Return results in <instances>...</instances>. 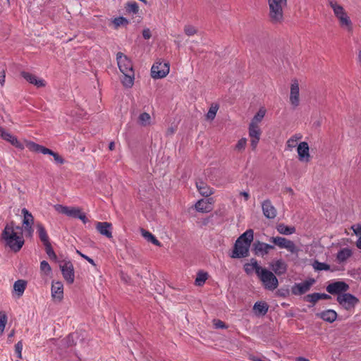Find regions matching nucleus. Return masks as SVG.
I'll list each match as a JSON object with an SVG mask.
<instances>
[{"instance_id": "nucleus-4", "label": "nucleus", "mask_w": 361, "mask_h": 361, "mask_svg": "<svg viewBox=\"0 0 361 361\" xmlns=\"http://www.w3.org/2000/svg\"><path fill=\"white\" fill-rule=\"evenodd\" d=\"M269 18L272 24H281L284 20L283 11L287 6V0H267Z\"/></svg>"}, {"instance_id": "nucleus-31", "label": "nucleus", "mask_w": 361, "mask_h": 361, "mask_svg": "<svg viewBox=\"0 0 361 361\" xmlns=\"http://www.w3.org/2000/svg\"><path fill=\"white\" fill-rule=\"evenodd\" d=\"M26 288V282L24 280H18L13 284V290L20 297L23 295Z\"/></svg>"}, {"instance_id": "nucleus-44", "label": "nucleus", "mask_w": 361, "mask_h": 361, "mask_svg": "<svg viewBox=\"0 0 361 361\" xmlns=\"http://www.w3.org/2000/svg\"><path fill=\"white\" fill-rule=\"evenodd\" d=\"M184 32L188 36H192L197 32V30L192 25H185L184 27Z\"/></svg>"}, {"instance_id": "nucleus-28", "label": "nucleus", "mask_w": 361, "mask_h": 361, "mask_svg": "<svg viewBox=\"0 0 361 361\" xmlns=\"http://www.w3.org/2000/svg\"><path fill=\"white\" fill-rule=\"evenodd\" d=\"M37 232L42 243L44 244L49 242V238L44 226L41 223L36 224Z\"/></svg>"}, {"instance_id": "nucleus-50", "label": "nucleus", "mask_w": 361, "mask_h": 361, "mask_svg": "<svg viewBox=\"0 0 361 361\" xmlns=\"http://www.w3.org/2000/svg\"><path fill=\"white\" fill-rule=\"evenodd\" d=\"M22 350H23V343H22V341H18L15 345V351H16V353L17 354V357L20 359L22 357Z\"/></svg>"}, {"instance_id": "nucleus-39", "label": "nucleus", "mask_w": 361, "mask_h": 361, "mask_svg": "<svg viewBox=\"0 0 361 361\" xmlns=\"http://www.w3.org/2000/svg\"><path fill=\"white\" fill-rule=\"evenodd\" d=\"M208 274L204 271H199L197 274L195 283L197 286H202L207 281Z\"/></svg>"}, {"instance_id": "nucleus-61", "label": "nucleus", "mask_w": 361, "mask_h": 361, "mask_svg": "<svg viewBox=\"0 0 361 361\" xmlns=\"http://www.w3.org/2000/svg\"><path fill=\"white\" fill-rule=\"evenodd\" d=\"M319 296L320 297V300L321 299H324V300H326V299H329L331 297L326 294V293H319Z\"/></svg>"}, {"instance_id": "nucleus-18", "label": "nucleus", "mask_w": 361, "mask_h": 361, "mask_svg": "<svg viewBox=\"0 0 361 361\" xmlns=\"http://www.w3.org/2000/svg\"><path fill=\"white\" fill-rule=\"evenodd\" d=\"M297 152L298 159L300 161L309 162L310 161V148L307 142H301L298 145Z\"/></svg>"}, {"instance_id": "nucleus-21", "label": "nucleus", "mask_w": 361, "mask_h": 361, "mask_svg": "<svg viewBox=\"0 0 361 361\" xmlns=\"http://www.w3.org/2000/svg\"><path fill=\"white\" fill-rule=\"evenodd\" d=\"M51 297L59 302L63 298V285L61 281L53 282L51 285Z\"/></svg>"}, {"instance_id": "nucleus-1", "label": "nucleus", "mask_w": 361, "mask_h": 361, "mask_svg": "<svg viewBox=\"0 0 361 361\" xmlns=\"http://www.w3.org/2000/svg\"><path fill=\"white\" fill-rule=\"evenodd\" d=\"M19 226H14L13 224H6L2 233L1 238L5 245L12 251L18 252L24 245V239Z\"/></svg>"}, {"instance_id": "nucleus-49", "label": "nucleus", "mask_w": 361, "mask_h": 361, "mask_svg": "<svg viewBox=\"0 0 361 361\" xmlns=\"http://www.w3.org/2000/svg\"><path fill=\"white\" fill-rule=\"evenodd\" d=\"M126 9L129 13H137L138 12L139 7L136 2H133L128 4Z\"/></svg>"}, {"instance_id": "nucleus-16", "label": "nucleus", "mask_w": 361, "mask_h": 361, "mask_svg": "<svg viewBox=\"0 0 361 361\" xmlns=\"http://www.w3.org/2000/svg\"><path fill=\"white\" fill-rule=\"evenodd\" d=\"M299 95V84L297 80H294L292 81L290 91V102L294 108L298 106L300 104Z\"/></svg>"}, {"instance_id": "nucleus-48", "label": "nucleus", "mask_w": 361, "mask_h": 361, "mask_svg": "<svg viewBox=\"0 0 361 361\" xmlns=\"http://www.w3.org/2000/svg\"><path fill=\"white\" fill-rule=\"evenodd\" d=\"M218 110L217 106H212L207 114V118L209 120H213Z\"/></svg>"}, {"instance_id": "nucleus-17", "label": "nucleus", "mask_w": 361, "mask_h": 361, "mask_svg": "<svg viewBox=\"0 0 361 361\" xmlns=\"http://www.w3.org/2000/svg\"><path fill=\"white\" fill-rule=\"evenodd\" d=\"M262 210L264 216L269 219H273L276 216L277 211L275 207L272 204L270 200L267 199L264 200L262 204Z\"/></svg>"}, {"instance_id": "nucleus-19", "label": "nucleus", "mask_w": 361, "mask_h": 361, "mask_svg": "<svg viewBox=\"0 0 361 361\" xmlns=\"http://www.w3.org/2000/svg\"><path fill=\"white\" fill-rule=\"evenodd\" d=\"M96 229L102 235L107 238H111L112 235V225L111 223L104 221H98L96 223Z\"/></svg>"}, {"instance_id": "nucleus-25", "label": "nucleus", "mask_w": 361, "mask_h": 361, "mask_svg": "<svg viewBox=\"0 0 361 361\" xmlns=\"http://www.w3.org/2000/svg\"><path fill=\"white\" fill-rule=\"evenodd\" d=\"M22 76L30 83L35 85L37 87H44L45 85L44 80L42 79H38L36 78L35 75L27 73V72H23Z\"/></svg>"}, {"instance_id": "nucleus-12", "label": "nucleus", "mask_w": 361, "mask_h": 361, "mask_svg": "<svg viewBox=\"0 0 361 361\" xmlns=\"http://www.w3.org/2000/svg\"><path fill=\"white\" fill-rule=\"evenodd\" d=\"M349 289V285L344 281H335L326 286V291L332 295L345 293Z\"/></svg>"}, {"instance_id": "nucleus-24", "label": "nucleus", "mask_w": 361, "mask_h": 361, "mask_svg": "<svg viewBox=\"0 0 361 361\" xmlns=\"http://www.w3.org/2000/svg\"><path fill=\"white\" fill-rule=\"evenodd\" d=\"M0 137L2 139L9 142L12 145L18 149H23L24 148L23 145L20 141H18L16 136L12 135L11 133L6 132L5 130L1 132Z\"/></svg>"}, {"instance_id": "nucleus-10", "label": "nucleus", "mask_w": 361, "mask_h": 361, "mask_svg": "<svg viewBox=\"0 0 361 361\" xmlns=\"http://www.w3.org/2000/svg\"><path fill=\"white\" fill-rule=\"evenodd\" d=\"M169 73V66L166 63L157 62L151 68V75L154 79L162 78Z\"/></svg>"}, {"instance_id": "nucleus-14", "label": "nucleus", "mask_w": 361, "mask_h": 361, "mask_svg": "<svg viewBox=\"0 0 361 361\" xmlns=\"http://www.w3.org/2000/svg\"><path fill=\"white\" fill-rule=\"evenodd\" d=\"M314 283V279H310L304 282L295 283L292 288V293L294 295H302L307 292Z\"/></svg>"}, {"instance_id": "nucleus-27", "label": "nucleus", "mask_w": 361, "mask_h": 361, "mask_svg": "<svg viewBox=\"0 0 361 361\" xmlns=\"http://www.w3.org/2000/svg\"><path fill=\"white\" fill-rule=\"evenodd\" d=\"M269 306L265 302H257L253 306V311L257 316H264L268 312Z\"/></svg>"}, {"instance_id": "nucleus-30", "label": "nucleus", "mask_w": 361, "mask_h": 361, "mask_svg": "<svg viewBox=\"0 0 361 361\" xmlns=\"http://www.w3.org/2000/svg\"><path fill=\"white\" fill-rule=\"evenodd\" d=\"M302 137L300 133H296L292 135L286 142V148L289 150H292L296 147L298 142Z\"/></svg>"}, {"instance_id": "nucleus-34", "label": "nucleus", "mask_w": 361, "mask_h": 361, "mask_svg": "<svg viewBox=\"0 0 361 361\" xmlns=\"http://www.w3.org/2000/svg\"><path fill=\"white\" fill-rule=\"evenodd\" d=\"M142 235L149 242H151L152 244L161 246V243L155 238V236L151 233L150 232L145 231V229H141Z\"/></svg>"}, {"instance_id": "nucleus-35", "label": "nucleus", "mask_w": 361, "mask_h": 361, "mask_svg": "<svg viewBox=\"0 0 361 361\" xmlns=\"http://www.w3.org/2000/svg\"><path fill=\"white\" fill-rule=\"evenodd\" d=\"M277 231L279 233L283 235H291L295 232V228L293 226H288L281 224L278 225Z\"/></svg>"}, {"instance_id": "nucleus-58", "label": "nucleus", "mask_w": 361, "mask_h": 361, "mask_svg": "<svg viewBox=\"0 0 361 361\" xmlns=\"http://www.w3.org/2000/svg\"><path fill=\"white\" fill-rule=\"evenodd\" d=\"M240 195L243 197L245 201H247L250 199V193L246 191H242L240 192Z\"/></svg>"}, {"instance_id": "nucleus-26", "label": "nucleus", "mask_w": 361, "mask_h": 361, "mask_svg": "<svg viewBox=\"0 0 361 361\" xmlns=\"http://www.w3.org/2000/svg\"><path fill=\"white\" fill-rule=\"evenodd\" d=\"M196 187L202 196L209 197L214 193L213 189L202 181L197 182Z\"/></svg>"}, {"instance_id": "nucleus-32", "label": "nucleus", "mask_w": 361, "mask_h": 361, "mask_svg": "<svg viewBox=\"0 0 361 361\" xmlns=\"http://www.w3.org/2000/svg\"><path fill=\"white\" fill-rule=\"evenodd\" d=\"M352 255V251L349 248H343L337 254V259L339 262H343Z\"/></svg>"}, {"instance_id": "nucleus-47", "label": "nucleus", "mask_w": 361, "mask_h": 361, "mask_svg": "<svg viewBox=\"0 0 361 361\" xmlns=\"http://www.w3.org/2000/svg\"><path fill=\"white\" fill-rule=\"evenodd\" d=\"M113 23L115 26V28H117L122 25L127 24L128 20L123 17H118L114 19Z\"/></svg>"}, {"instance_id": "nucleus-46", "label": "nucleus", "mask_w": 361, "mask_h": 361, "mask_svg": "<svg viewBox=\"0 0 361 361\" xmlns=\"http://www.w3.org/2000/svg\"><path fill=\"white\" fill-rule=\"evenodd\" d=\"M305 300L307 302H310L312 304H315L319 300H320V297L319 296V293H314L312 294H309L306 295Z\"/></svg>"}, {"instance_id": "nucleus-20", "label": "nucleus", "mask_w": 361, "mask_h": 361, "mask_svg": "<svg viewBox=\"0 0 361 361\" xmlns=\"http://www.w3.org/2000/svg\"><path fill=\"white\" fill-rule=\"evenodd\" d=\"M213 202V198H209L207 200L202 199L196 202L195 207L197 212L208 213L212 210V204Z\"/></svg>"}, {"instance_id": "nucleus-37", "label": "nucleus", "mask_w": 361, "mask_h": 361, "mask_svg": "<svg viewBox=\"0 0 361 361\" xmlns=\"http://www.w3.org/2000/svg\"><path fill=\"white\" fill-rule=\"evenodd\" d=\"M266 114V110L264 108H261L258 112L255 115L250 124H254L255 126H259V123L262 121Z\"/></svg>"}, {"instance_id": "nucleus-45", "label": "nucleus", "mask_w": 361, "mask_h": 361, "mask_svg": "<svg viewBox=\"0 0 361 361\" xmlns=\"http://www.w3.org/2000/svg\"><path fill=\"white\" fill-rule=\"evenodd\" d=\"M40 270L46 275H49L51 271V268L49 263L44 260L40 263Z\"/></svg>"}, {"instance_id": "nucleus-9", "label": "nucleus", "mask_w": 361, "mask_h": 361, "mask_svg": "<svg viewBox=\"0 0 361 361\" xmlns=\"http://www.w3.org/2000/svg\"><path fill=\"white\" fill-rule=\"evenodd\" d=\"M59 267L66 282L69 284L73 283L75 279V274L72 262L71 261L61 262Z\"/></svg>"}, {"instance_id": "nucleus-51", "label": "nucleus", "mask_w": 361, "mask_h": 361, "mask_svg": "<svg viewBox=\"0 0 361 361\" xmlns=\"http://www.w3.org/2000/svg\"><path fill=\"white\" fill-rule=\"evenodd\" d=\"M214 326L216 329H226L227 326L225 323L219 319H214L213 321Z\"/></svg>"}, {"instance_id": "nucleus-55", "label": "nucleus", "mask_w": 361, "mask_h": 361, "mask_svg": "<svg viewBox=\"0 0 361 361\" xmlns=\"http://www.w3.org/2000/svg\"><path fill=\"white\" fill-rule=\"evenodd\" d=\"M142 36L145 39H149L151 37V32L148 28L144 29L142 31Z\"/></svg>"}, {"instance_id": "nucleus-2", "label": "nucleus", "mask_w": 361, "mask_h": 361, "mask_svg": "<svg viewBox=\"0 0 361 361\" xmlns=\"http://www.w3.org/2000/svg\"><path fill=\"white\" fill-rule=\"evenodd\" d=\"M254 239V231L247 229L236 240L231 255L232 258H245L249 255V250Z\"/></svg>"}, {"instance_id": "nucleus-3", "label": "nucleus", "mask_w": 361, "mask_h": 361, "mask_svg": "<svg viewBox=\"0 0 361 361\" xmlns=\"http://www.w3.org/2000/svg\"><path fill=\"white\" fill-rule=\"evenodd\" d=\"M252 267L265 289L272 291L278 287L279 280L272 271L259 266L256 260L252 262Z\"/></svg>"}, {"instance_id": "nucleus-62", "label": "nucleus", "mask_w": 361, "mask_h": 361, "mask_svg": "<svg viewBox=\"0 0 361 361\" xmlns=\"http://www.w3.org/2000/svg\"><path fill=\"white\" fill-rule=\"evenodd\" d=\"M67 343L68 345H72V343L73 341V335H69L68 337H67Z\"/></svg>"}, {"instance_id": "nucleus-63", "label": "nucleus", "mask_w": 361, "mask_h": 361, "mask_svg": "<svg viewBox=\"0 0 361 361\" xmlns=\"http://www.w3.org/2000/svg\"><path fill=\"white\" fill-rule=\"evenodd\" d=\"M357 247L361 250V236L358 238L357 243H356Z\"/></svg>"}, {"instance_id": "nucleus-59", "label": "nucleus", "mask_w": 361, "mask_h": 361, "mask_svg": "<svg viewBox=\"0 0 361 361\" xmlns=\"http://www.w3.org/2000/svg\"><path fill=\"white\" fill-rule=\"evenodd\" d=\"M79 219H80L84 224H86L88 221L87 218L86 217V215L81 212L80 214L78 216Z\"/></svg>"}, {"instance_id": "nucleus-41", "label": "nucleus", "mask_w": 361, "mask_h": 361, "mask_svg": "<svg viewBox=\"0 0 361 361\" xmlns=\"http://www.w3.org/2000/svg\"><path fill=\"white\" fill-rule=\"evenodd\" d=\"M247 145V139L243 137L240 139L235 145L234 149L238 152H242L245 150Z\"/></svg>"}, {"instance_id": "nucleus-38", "label": "nucleus", "mask_w": 361, "mask_h": 361, "mask_svg": "<svg viewBox=\"0 0 361 361\" xmlns=\"http://www.w3.org/2000/svg\"><path fill=\"white\" fill-rule=\"evenodd\" d=\"M138 123L142 126H147L151 123V116L148 113H142L138 117Z\"/></svg>"}, {"instance_id": "nucleus-15", "label": "nucleus", "mask_w": 361, "mask_h": 361, "mask_svg": "<svg viewBox=\"0 0 361 361\" xmlns=\"http://www.w3.org/2000/svg\"><path fill=\"white\" fill-rule=\"evenodd\" d=\"M252 247L255 255L261 257H264L267 255L270 250L274 249V246L259 240L255 241L253 243Z\"/></svg>"}, {"instance_id": "nucleus-57", "label": "nucleus", "mask_w": 361, "mask_h": 361, "mask_svg": "<svg viewBox=\"0 0 361 361\" xmlns=\"http://www.w3.org/2000/svg\"><path fill=\"white\" fill-rule=\"evenodd\" d=\"M250 360L252 361H270L269 359L267 358H261L255 355H250L249 357Z\"/></svg>"}, {"instance_id": "nucleus-53", "label": "nucleus", "mask_w": 361, "mask_h": 361, "mask_svg": "<svg viewBox=\"0 0 361 361\" xmlns=\"http://www.w3.org/2000/svg\"><path fill=\"white\" fill-rule=\"evenodd\" d=\"M259 140V138H250V146L252 150H255Z\"/></svg>"}, {"instance_id": "nucleus-33", "label": "nucleus", "mask_w": 361, "mask_h": 361, "mask_svg": "<svg viewBox=\"0 0 361 361\" xmlns=\"http://www.w3.org/2000/svg\"><path fill=\"white\" fill-rule=\"evenodd\" d=\"M22 214L23 215V226H29L30 224H33L34 217L32 214L26 208H23L22 209Z\"/></svg>"}, {"instance_id": "nucleus-5", "label": "nucleus", "mask_w": 361, "mask_h": 361, "mask_svg": "<svg viewBox=\"0 0 361 361\" xmlns=\"http://www.w3.org/2000/svg\"><path fill=\"white\" fill-rule=\"evenodd\" d=\"M329 6L332 8L334 16L338 19L341 27L350 31L352 30V22L343 7L335 0H328Z\"/></svg>"}, {"instance_id": "nucleus-13", "label": "nucleus", "mask_w": 361, "mask_h": 361, "mask_svg": "<svg viewBox=\"0 0 361 361\" xmlns=\"http://www.w3.org/2000/svg\"><path fill=\"white\" fill-rule=\"evenodd\" d=\"M55 209L60 214H66L68 216L78 218V216L82 212V210L79 207H66L61 204L54 205Z\"/></svg>"}, {"instance_id": "nucleus-8", "label": "nucleus", "mask_w": 361, "mask_h": 361, "mask_svg": "<svg viewBox=\"0 0 361 361\" xmlns=\"http://www.w3.org/2000/svg\"><path fill=\"white\" fill-rule=\"evenodd\" d=\"M337 301L345 310L353 308L359 302V300L350 293L339 294L337 296Z\"/></svg>"}, {"instance_id": "nucleus-23", "label": "nucleus", "mask_w": 361, "mask_h": 361, "mask_svg": "<svg viewBox=\"0 0 361 361\" xmlns=\"http://www.w3.org/2000/svg\"><path fill=\"white\" fill-rule=\"evenodd\" d=\"M316 316L326 322L333 323L336 320L338 314L335 310L329 309L317 313Z\"/></svg>"}, {"instance_id": "nucleus-64", "label": "nucleus", "mask_w": 361, "mask_h": 361, "mask_svg": "<svg viewBox=\"0 0 361 361\" xmlns=\"http://www.w3.org/2000/svg\"><path fill=\"white\" fill-rule=\"evenodd\" d=\"M285 190H286V192H288L289 194H290V195H293V193H294V192H293V189H292L291 188H286L285 189Z\"/></svg>"}, {"instance_id": "nucleus-60", "label": "nucleus", "mask_w": 361, "mask_h": 361, "mask_svg": "<svg viewBox=\"0 0 361 361\" xmlns=\"http://www.w3.org/2000/svg\"><path fill=\"white\" fill-rule=\"evenodd\" d=\"M32 224H30L29 226H24L25 230L28 232L30 235H32L33 233V229L32 227Z\"/></svg>"}, {"instance_id": "nucleus-22", "label": "nucleus", "mask_w": 361, "mask_h": 361, "mask_svg": "<svg viewBox=\"0 0 361 361\" xmlns=\"http://www.w3.org/2000/svg\"><path fill=\"white\" fill-rule=\"evenodd\" d=\"M270 267L276 275H283L286 273L288 264L281 259L274 261Z\"/></svg>"}, {"instance_id": "nucleus-54", "label": "nucleus", "mask_w": 361, "mask_h": 361, "mask_svg": "<svg viewBox=\"0 0 361 361\" xmlns=\"http://www.w3.org/2000/svg\"><path fill=\"white\" fill-rule=\"evenodd\" d=\"M77 252L82 257L84 258L85 259H86L89 263H90L91 264H92L93 266H95V263L94 262V260L89 257L88 256L81 253L80 251L77 250Z\"/></svg>"}, {"instance_id": "nucleus-52", "label": "nucleus", "mask_w": 361, "mask_h": 361, "mask_svg": "<svg viewBox=\"0 0 361 361\" xmlns=\"http://www.w3.org/2000/svg\"><path fill=\"white\" fill-rule=\"evenodd\" d=\"M351 229L353 231L354 233L357 235L361 234V224H357L351 226Z\"/></svg>"}, {"instance_id": "nucleus-56", "label": "nucleus", "mask_w": 361, "mask_h": 361, "mask_svg": "<svg viewBox=\"0 0 361 361\" xmlns=\"http://www.w3.org/2000/svg\"><path fill=\"white\" fill-rule=\"evenodd\" d=\"M5 77H6L5 71H4V69H2L0 71V84L1 86H4V85L5 83Z\"/></svg>"}, {"instance_id": "nucleus-7", "label": "nucleus", "mask_w": 361, "mask_h": 361, "mask_svg": "<svg viewBox=\"0 0 361 361\" xmlns=\"http://www.w3.org/2000/svg\"><path fill=\"white\" fill-rule=\"evenodd\" d=\"M270 241L277 245L279 248L286 249L293 254H296L299 251V249L293 241L285 238L280 236L272 237L270 238Z\"/></svg>"}, {"instance_id": "nucleus-29", "label": "nucleus", "mask_w": 361, "mask_h": 361, "mask_svg": "<svg viewBox=\"0 0 361 361\" xmlns=\"http://www.w3.org/2000/svg\"><path fill=\"white\" fill-rule=\"evenodd\" d=\"M123 78L122 79L123 85L126 87H131L133 85L135 74L134 71L123 73Z\"/></svg>"}, {"instance_id": "nucleus-40", "label": "nucleus", "mask_w": 361, "mask_h": 361, "mask_svg": "<svg viewBox=\"0 0 361 361\" xmlns=\"http://www.w3.org/2000/svg\"><path fill=\"white\" fill-rule=\"evenodd\" d=\"M312 267L316 271H328L330 269V266L324 262H320L314 260L312 263Z\"/></svg>"}, {"instance_id": "nucleus-11", "label": "nucleus", "mask_w": 361, "mask_h": 361, "mask_svg": "<svg viewBox=\"0 0 361 361\" xmlns=\"http://www.w3.org/2000/svg\"><path fill=\"white\" fill-rule=\"evenodd\" d=\"M116 60L119 70L122 73L133 71L132 61L121 52H118L116 54Z\"/></svg>"}, {"instance_id": "nucleus-42", "label": "nucleus", "mask_w": 361, "mask_h": 361, "mask_svg": "<svg viewBox=\"0 0 361 361\" xmlns=\"http://www.w3.org/2000/svg\"><path fill=\"white\" fill-rule=\"evenodd\" d=\"M7 323V316L4 312H0V336L3 334L6 324Z\"/></svg>"}, {"instance_id": "nucleus-43", "label": "nucleus", "mask_w": 361, "mask_h": 361, "mask_svg": "<svg viewBox=\"0 0 361 361\" xmlns=\"http://www.w3.org/2000/svg\"><path fill=\"white\" fill-rule=\"evenodd\" d=\"M44 247H45V251H46V253L47 254V255L49 257V258L51 259H56V255L51 247V245L50 243V242L47 243H45L44 244Z\"/></svg>"}, {"instance_id": "nucleus-6", "label": "nucleus", "mask_w": 361, "mask_h": 361, "mask_svg": "<svg viewBox=\"0 0 361 361\" xmlns=\"http://www.w3.org/2000/svg\"><path fill=\"white\" fill-rule=\"evenodd\" d=\"M27 147L32 152H39L43 154H49L51 155L54 161L59 164H62L64 163V159L57 153L54 152V151L44 147L42 145H39L34 142H27Z\"/></svg>"}, {"instance_id": "nucleus-36", "label": "nucleus", "mask_w": 361, "mask_h": 361, "mask_svg": "<svg viewBox=\"0 0 361 361\" xmlns=\"http://www.w3.org/2000/svg\"><path fill=\"white\" fill-rule=\"evenodd\" d=\"M262 131L259 126H255L254 124H250L249 126V136L250 138H259L261 136Z\"/></svg>"}]
</instances>
